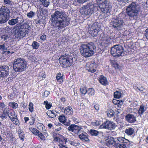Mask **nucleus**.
Wrapping results in <instances>:
<instances>
[{
  "instance_id": "1",
  "label": "nucleus",
  "mask_w": 148,
  "mask_h": 148,
  "mask_svg": "<svg viewBox=\"0 0 148 148\" xmlns=\"http://www.w3.org/2000/svg\"><path fill=\"white\" fill-rule=\"evenodd\" d=\"M51 16L52 23L58 29L65 27L69 23L70 19L64 12L56 11Z\"/></svg>"
},
{
  "instance_id": "2",
  "label": "nucleus",
  "mask_w": 148,
  "mask_h": 148,
  "mask_svg": "<svg viewBox=\"0 0 148 148\" xmlns=\"http://www.w3.org/2000/svg\"><path fill=\"white\" fill-rule=\"evenodd\" d=\"M124 46L125 49L124 51L122 46L120 45H114L111 49V53L112 55L115 58H120L125 55L129 54L130 47L128 43H126Z\"/></svg>"
},
{
  "instance_id": "3",
  "label": "nucleus",
  "mask_w": 148,
  "mask_h": 148,
  "mask_svg": "<svg viewBox=\"0 0 148 148\" xmlns=\"http://www.w3.org/2000/svg\"><path fill=\"white\" fill-rule=\"evenodd\" d=\"M95 48L94 44L92 42L88 44H82L79 48L81 55L86 57H89L92 56L94 53V50Z\"/></svg>"
},
{
  "instance_id": "4",
  "label": "nucleus",
  "mask_w": 148,
  "mask_h": 148,
  "mask_svg": "<svg viewBox=\"0 0 148 148\" xmlns=\"http://www.w3.org/2000/svg\"><path fill=\"white\" fill-rule=\"evenodd\" d=\"M74 56L73 54H71L70 55H65L62 56L59 59L60 64L64 68L70 66L77 60V58Z\"/></svg>"
},
{
  "instance_id": "5",
  "label": "nucleus",
  "mask_w": 148,
  "mask_h": 148,
  "mask_svg": "<svg viewBox=\"0 0 148 148\" xmlns=\"http://www.w3.org/2000/svg\"><path fill=\"white\" fill-rule=\"evenodd\" d=\"M27 62L22 58L15 59L13 64L14 70L16 72H22L25 71L27 67Z\"/></svg>"
},
{
  "instance_id": "6",
  "label": "nucleus",
  "mask_w": 148,
  "mask_h": 148,
  "mask_svg": "<svg viewBox=\"0 0 148 148\" xmlns=\"http://www.w3.org/2000/svg\"><path fill=\"white\" fill-rule=\"evenodd\" d=\"M98 10L97 6H95L91 3H89L83 6L80 9V12L82 14L90 16Z\"/></svg>"
},
{
  "instance_id": "7",
  "label": "nucleus",
  "mask_w": 148,
  "mask_h": 148,
  "mask_svg": "<svg viewBox=\"0 0 148 148\" xmlns=\"http://www.w3.org/2000/svg\"><path fill=\"white\" fill-rule=\"evenodd\" d=\"M27 27V25L26 24L21 25L20 29L18 28L17 26H15L13 28V30L15 36L20 38L25 36L26 34H28V29Z\"/></svg>"
},
{
  "instance_id": "8",
  "label": "nucleus",
  "mask_w": 148,
  "mask_h": 148,
  "mask_svg": "<svg viewBox=\"0 0 148 148\" xmlns=\"http://www.w3.org/2000/svg\"><path fill=\"white\" fill-rule=\"evenodd\" d=\"M10 11L8 8L2 6L0 8V23L6 22L10 17Z\"/></svg>"
},
{
  "instance_id": "9",
  "label": "nucleus",
  "mask_w": 148,
  "mask_h": 148,
  "mask_svg": "<svg viewBox=\"0 0 148 148\" xmlns=\"http://www.w3.org/2000/svg\"><path fill=\"white\" fill-rule=\"evenodd\" d=\"M139 8V5L135 2H133L130 4V17L136 19L140 16Z\"/></svg>"
},
{
  "instance_id": "10",
  "label": "nucleus",
  "mask_w": 148,
  "mask_h": 148,
  "mask_svg": "<svg viewBox=\"0 0 148 148\" xmlns=\"http://www.w3.org/2000/svg\"><path fill=\"white\" fill-rule=\"evenodd\" d=\"M99 7L101 9L103 13H109L111 9V5L109 4L108 1L106 0L99 3Z\"/></svg>"
},
{
  "instance_id": "11",
  "label": "nucleus",
  "mask_w": 148,
  "mask_h": 148,
  "mask_svg": "<svg viewBox=\"0 0 148 148\" xmlns=\"http://www.w3.org/2000/svg\"><path fill=\"white\" fill-rule=\"evenodd\" d=\"M115 128V123L109 121H107L100 125V128L112 130Z\"/></svg>"
},
{
  "instance_id": "12",
  "label": "nucleus",
  "mask_w": 148,
  "mask_h": 148,
  "mask_svg": "<svg viewBox=\"0 0 148 148\" xmlns=\"http://www.w3.org/2000/svg\"><path fill=\"white\" fill-rule=\"evenodd\" d=\"M124 23L121 18L116 17L113 21V26L117 29H120L123 26Z\"/></svg>"
},
{
  "instance_id": "13",
  "label": "nucleus",
  "mask_w": 148,
  "mask_h": 148,
  "mask_svg": "<svg viewBox=\"0 0 148 148\" xmlns=\"http://www.w3.org/2000/svg\"><path fill=\"white\" fill-rule=\"evenodd\" d=\"M86 68L89 72L94 73L97 71V65L94 63L88 62L86 64Z\"/></svg>"
},
{
  "instance_id": "14",
  "label": "nucleus",
  "mask_w": 148,
  "mask_h": 148,
  "mask_svg": "<svg viewBox=\"0 0 148 148\" xmlns=\"http://www.w3.org/2000/svg\"><path fill=\"white\" fill-rule=\"evenodd\" d=\"M99 31V27L96 24H94L90 28L89 33L92 36H97L98 32Z\"/></svg>"
},
{
  "instance_id": "15",
  "label": "nucleus",
  "mask_w": 148,
  "mask_h": 148,
  "mask_svg": "<svg viewBox=\"0 0 148 148\" xmlns=\"http://www.w3.org/2000/svg\"><path fill=\"white\" fill-rule=\"evenodd\" d=\"M9 68L8 66H3L0 67V77H4L9 75Z\"/></svg>"
},
{
  "instance_id": "16",
  "label": "nucleus",
  "mask_w": 148,
  "mask_h": 148,
  "mask_svg": "<svg viewBox=\"0 0 148 148\" xmlns=\"http://www.w3.org/2000/svg\"><path fill=\"white\" fill-rule=\"evenodd\" d=\"M37 128L41 132H43V134L39 131L37 135L38 136L41 140H45V137L47 136V133L45 132H44L45 131V128L43 127V125H40L39 127H38Z\"/></svg>"
},
{
  "instance_id": "17",
  "label": "nucleus",
  "mask_w": 148,
  "mask_h": 148,
  "mask_svg": "<svg viewBox=\"0 0 148 148\" xmlns=\"http://www.w3.org/2000/svg\"><path fill=\"white\" fill-rule=\"evenodd\" d=\"M81 128L77 134L80 139L83 141H87L89 140L88 135L84 131L81 130Z\"/></svg>"
},
{
  "instance_id": "18",
  "label": "nucleus",
  "mask_w": 148,
  "mask_h": 148,
  "mask_svg": "<svg viewBox=\"0 0 148 148\" xmlns=\"http://www.w3.org/2000/svg\"><path fill=\"white\" fill-rule=\"evenodd\" d=\"M80 129V128L79 126L75 124L71 125L68 127V130L69 131L73 132L76 134H77Z\"/></svg>"
},
{
  "instance_id": "19",
  "label": "nucleus",
  "mask_w": 148,
  "mask_h": 148,
  "mask_svg": "<svg viewBox=\"0 0 148 148\" xmlns=\"http://www.w3.org/2000/svg\"><path fill=\"white\" fill-rule=\"evenodd\" d=\"M54 140L57 142H59V146L60 148H68L64 145L66 142L68 141L65 138H63V139H60L58 137H56L54 138Z\"/></svg>"
},
{
  "instance_id": "20",
  "label": "nucleus",
  "mask_w": 148,
  "mask_h": 148,
  "mask_svg": "<svg viewBox=\"0 0 148 148\" xmlns=\"http://www.w3.org/2000/svg\"><path fill=\"white\" fill-rule=\"evenodd\" d=\"M23 18V16H21L19 17H17L15 18H12L8 21V23L10 25H14L18 22L19 18L22 19Z\"/></svg>"
},
{
  "instance_id": "21",
  "label": "nucleus",
  "mask_w": 148,
  "mask_h": 148,
  "mask_svg": "<svg viewBox=\"0 0 148 148\" xmlns=\"http://www.w3.org/2000/svg\"><path fill=\"white\" fill-rule=\"evenodd\" d=\"M64 112L66 115H72L73 113V110L71 107L69 106L65 108Z\"/></svg>"
},
{
  "instance_id": "22",
  "label": "nucleus",
  "mask_w": 148,
  "mask_h": 148,
  "mask_svg": "<svg viewBox=\"0 0 148 148\" xmlns=\"http://www.w3.org/2000/svg\"><path fill=\"white\" fill-rule=\"evenodd\" d=\"M114 38L112 34H110L107 35L104 34L103 36L102 40L105 41L107 42H108L111 39H112Z\"/></svg>"
},
{
  "instance_id": "23",
  "label": "nucleus",
  "mask_w": 148,
  "mask_h": 148,
  "mask_svg": "<svg viewBox=\"0 0 148 148\" xmlns=\"http://www.w3.org/2000/svg\"><path fill=\"white\" fill-rule=\"evenodd\" d=\"M100 83L102 85L106 86L108 84V82L106 77L101 75L99 79Z\"/></svg>"
},
{
  "instance_id": "24",
  "label": "nucleus",
  "mask_w": 148,
  "mask_h": 148,
  "mask_svg": "<svg viewBox=\"0 0 148 148\" xmlns=\"http://www.w3.org/2000/svg\"><path fill=\"white\" fill-rule=\"evenodd\" d=\"M107 145L109 146H113L114 148H118V145L116 142L113 140H109L106 142Z\"/></svg>"
},
{
  "instance_id": "25",
  "label": "nucleus",
  "mask_w": 148,
  "mask_h": 148,
  "mask_svg": "<svg viewBox=\"0 0 148 148\" xmlns=\"http://www.w3.org/2000/svg\"><path fill=\"white\" fill-rule=\"evenodd\" d=\"M56 111L53 110H49L47 112V115L51 118H54L56 116Z\"/></svg>"
},
{
  "instance_id": "26",
  "label": "nucleus",
  "mask_w": 148,
  "mask_h": 148,
  "mask_svg": "<svg viewBox=\"0 0 148 148\" xmlns=\"http://www.w3.org/2000/svg\"><path fill=\"white\" fill-rule=\"evenodd\" d=\"M9 118L13 123L15 125H18L19 121L17 118L16 115L14 116V117L11 116H10Z\"/></svg>"
},
{
  "instance_id": "27",
  "label": "nucleus",
  "mask_w": 148,
  "mask_h": 148,
  "mask_svg": "<svg viewBox=\"0 0 148 148\" xmlns=\"http://www.w3.org/2000/svg\"><path fill=\"white\" fill-rule=\"evenodd\" d=\"M147 107L144 106L143 105H142L140 106V108L138 111V113L139 114H142L146 110Z\"/></svg>"
},
{
  "instance_id": "28",
  "label": "nucleus",
  "mask_w": 148,
  "mask_h": 148,
  "mask_svg": "<svg viewBox=\"0 0 148 148\" xmlns=\"http://www.w3.org/2000/svg\"><path fill=\"white\" fill-rule=\"evenodd\" d=\"M58 119L63 124H65L66 123V119L64 115H60Z\"/></svg>"
},
{
  "instance_id": "29",
  "label": "nucleus",
  "mask_w": 148,
  "mask_h": 148,
  "mask_svg": "<svg viewBox=\"0 0 148 148\" xmlns=\"http://www.w3.org/2000/svg\"><path fill=\"white\" fill-rule=\"evenodd\" d=\"M18 132L20 138L21 140H23L24 138L25 137L24 133L22 130L20 129L18 130Z\"/></svg>"
},
{
  "instance_id": "30",
  "label": "nucleus",
  "mask_w": 148,
  "mask_h": 148,
  "mask_svg": "<svg viewBox=\"0 0 148 148\" xmlns=\"http://www.w3.org/2000/svg\"><path fill=\"white\" fill-rule=\"evenodd\" d=\"M42 5L45 7H48L49 4V0H40Z\"/></svg>"
},
{
  "instance_id": "31",
  "label": "nucleus",
  "mask_w": 148,
  "mask_h": 148,
  "mask_svg": "<svg viewBox=\"0 0 148 148\" xmlns=\"http://www.w3.org/2000/svg\"><path fill=\"white\" fill-rule=\"evenodd\" d=\"M95 91L92 88H89L87 90V92L89 96L94 95L95 94Z\"/></svg>"
},
{
  "instance_id": "32",
  "label": "nucleus",
  "mask_w": 148,
  "mask_h": 148,
  "mask_svg": "<svg viewBox=\"0 0 148 148\" xmlns=\"http://www.w3.org/2000/svg\"><path fill=\"white\" fill-rule=\"evenodd\" d=\"M63 75L60 73H58L56 75V79L58 81L61 83L63 81Z\"/></svg>"
},
{
  "instance_id": "33",
  "label": "nucleus",
  "mask_w": 148,
  "mask_h": 148,
  "mask_svg": "<svg viewBox=\"0 0 148 148\" xmlns=\"http://www.w3.org/2000/svg\"><path fill=\"white\" fill-rule=\"evenodd\" d=\"M123 104V102L121 100L116 105V106H115L116 108L118 110V112L119 113L120 112V111L122 110L121 107Z\"/></svg>"
},
{
  "instance_id": "34",
  "label": "nucleus",
  "mask_w": 148,
  "mask_h": 148,
  "mask_svg": "<svg viewBox=\"0 0 148 148\" xmlns=\"http://www.w3.org/2000/svg\"><path fill=\"white\" fill-rule=\"evenodd\" d=\"M87 88L85 86H82L80 88V92L81 94L85 95L87 92Z\"/></svg>"
},
{
  "instance_id": "35",
  "label": "nucleus",
  "mask_w": 148,
  "mask_h": 148,
  "mask_svg": "<svg viewBox=\"0 0 148 148\" xmlns=\"http://www.w3.org/2000/svg\"><path fill=\"white\" fill-rule=\"evenodd\" d=\"M9 105V106L14 109H16L17 108L18 106V104L14 102H10Z\"/></svg>"
},
{
  "instance_id": "36",
  "label": "nucleus",
  "mask_w": 148,
  "mask_h": 148,
  "mask_svg": "<svg viewBox=\"0 0 148 148\" xmlns=\"http://www.w3.org/2000/svg\"><path fill=\"white\" fill-rule=\"evenodd\" d=\"M99 133V131L95 130H90V133L92 136H96Z\"/></svg>"
},
{
  "instance_id": "37",
  "label": "nucleus",
  "mask_w": 148,
  "mask_h": 148,
  "mask_svg": "<svg viewBox=\"0 0 148 148\" xmlns=\"http://www.w3.org/2000/svg\"><path fill=\"white\" fill-rule=\"evenodd\" d=\"M29 129L32 133L35 135H37L39 132L36 129L33 127H30L29 128Z\"/></svg>"
},
{
  "instance_id": "38",
  "label": "nucleus",
  "mask_w": 148,
  "mask_h": 148,
  "mask_svg": "<svg viewBox=\"0 0 148 148\" xmlns=\"http://www.w3.org/2000/svg\"><path fill=\"white\" fill-rule=\"evenodd\" d=\"M32 46L34 49H37L39 46V44L37 42L34 41L32 43Z\"/></svg>"
},
{
  "instance_id": "39",
  "label": "nucleus",
  "mask_w": 148,
  "mask_h": 148,
  "mask_svg": "<svg viewBox=\"0 0 148 148\" xmlns=\"http://www.w3.org/2000/svg\"><path fill=\"white\" fill-rule=\"evenodd\" d=\"M2 112L8 116V114L10 112V110L9 108L6 107L2 110Z\"/></svg>"
},
{
  "instance_id": "40",
  "label": "nucleus",
  "mask_w": 148,
  "mask_h": 148,
  "mask_svg": "<svg viewBox=\"0 0 148 148\" xmlns=\"http://www.w3.org/2000/svg\"><path fill=\"white\" fill-rule=\"evenodd\" d=\"M44 104L45 105V108L47 109H49L52 106V104L51 103H48L47 101H44Z\"/></svg>"
},
{
  "instance_id": "41",
  "label": "nucleus",
  "mask_w": 148,
  "mask_h": 148,
  "mask_svg": "<svg viewBox=\"0 0 148 148\" xmlns=\"http://www.w3.org/2000/svg\"><path fill=\"white\" fill-rule=\"evenodd\" d=\"M101 121H95L94 122H92L91 123L92 125L96 126L99 125L101 124Z\"/></svg>"
},
{
  "instance_id": "42",
  "label": "nucleus",
  "mask_w": 148,
  "mask_h": 148,
  "mask_svg": "<svg viewBox=\"0 0 148 148\" xmlns=\"http://www.w3.org/2000/svg\"><path fill=\"white\" fill-rule=\"evenodd\" d=\"M112 65L115 68V69H118L120 70L121 68V66H120L119 64H118V63L114 61V62H113Z\"/></svg>"
},
{
  "instance_id": "43",
  "label": "nucleus",
  "mask_w": 148,
  "mask_h": 148,
  "mask_svg": "<svg viewBox=\"0 0 148 148\" xmlns=\"http://www.w3.org/2000/svg\"><path fill=\"white\" fill-rule=\"evenodd\" d=\"M121 93L119 91H116L114 93V97L115 98H119L121 97Z\"/></svg>"
},
{
  "instance_id": "44",
  "label": "nucleus",
  "mask_w": 148,
  "mask_h": 148,
  "mask_svg": "<svg viewBox=\"0 0 148 148\" xmlns=\"http://www.w3.org/2000/svg\"><path fill=\"white\" fill-rule=\"evenodd\" d=\"M35 15V13L32 11H30L27 14V16L30 18H33Z\"/></svg>"
},
{
  "instance_id": "45",
  "label": "nucleus",
  "mask_w": 148,
  "mask_h": 148,
  "mask_svg": "<svg viewBox=\"0 0 148 148\" xmlns=\"http://www.w3.org/2000/svg\"><path fill=\"white\" fill-rule=\"evenodd\" d=\"M35 121V117L34 116H31L29 119V123L30 125L34 124Z\"/></svg>"
},
{
  "instance_id": "46",
  "label": "nucleus",
  "mask_w": 148,
  "mask_h": 148,
  "mask_svg": "<svg viewBox=\"0 0 148 148\" xmlns=\"http://www.w3.org/2000/svg\"><path fill=\"white\" fill-rule=\"evenodd\" d=\"M136 121V117L134 115L130 114V123H134Z\"/></svg>"
},
{
  "instance_id": "47",
  "label": "nucleus",
  "mask_w": 148,
  "mask_h": 148,
  "mask_svg": "<svg viewBox=\"0 0 148 148\" xmlns=\"http://www.w3.org/2000/svg\"><path fill=\"white\" fill-rule=\"evenodd\" d=\"M29 109L30 112H33L34 110L33 104L32 102L30 103L29 104Z\"/></svg>"
},
{
  "instance_id": "48",
  "label": "nucleus",
  "mask_w": 148,
  "mask_h": 148,
  "mask_svg": "<svg viewBox=\"0 0 148 148\" xmlns=\"http://www.w3.org/2000/svg\"><path fill=\"white\" fill-rule=\"evenodd\" d=\"M107 114L108 117L113 116L114 115L113 111L112 110H110L108 111Z\"/></svg>"
},
{
  "instance_id": "49",
  "label": "nucleus",
  "mask_w": 148,
  "mask_h": 148,
  "mask_svg": "<svg viewBox=\"0 0 148 148\" xmlns=\"http://www.w3.org/2000/svg\"><path fill=\"white\" fill-rule=\"evenodd\" d=\"M7 49V48L6 47L5 45L4 44L0 45V50L4 51V52Z\"/></svg>"
},
{
  "instance_id": "50",
  "label": "nucleus",
  "mask_w": 148,
  "mask_h": 148,
  "mask_svg": "<svg viewBox=\"0 0 148 148\" xmlns=\"http://www.w3.org/2000/svg\"><path fill=\"white\" fill-rule=\"evenodd\" d=\"M134 88L135 89H138L140 91L142 92L144 90V88L142 86L141 87H139L138 86H134Z\"/></svg>"
},
{
  "instance_id": "51",
  "label": "nucleus",
  "mask_w": 148,
  "mask_h": 148,
  "mask_svg": "<svg viewBox=\"0 0 148 148\" xmlns=\"http://www.w3.org/2000/svg\"><path fill=\"white\" fill-rule=\"evenodd\" d=\"M2 113L1 114H0V117L2 120H4L7 118L8 116L6 115L3 113L2 112H1Z\"/></svg>"
},
{
  "instance_id": "52",
  "label": "nucleus",
  "mask_w": 148,
  "mask_h": 148,
  "mask_svg": "<svg viewBox=\"0 0 148 148\" xmlns=\"http://www.w3.org/2000/svg\"><path fill=\"white\" fill-rule=\"evenodd\" d=\"M46 76V75L45 74V73L43 71H42L39 73L38 77H42L45 78Z\"/></svg>"
},
{
  "instance_id": "53",
  "label": "nucleus",
  "mask_w": 148,
  "mask_h": 148,
  "mask_svg": "<svg viewBox=\"0 0 148 148\" xmlns=\"http://www.w3.org/2000/svg\"><path fill=\"white\" fill-rule=\"evenodd\" d=\"M5 108V104L1 103H0V112H1L2 110H3L4 108Z\"/></svg>"
},
{
  "instance_id": "54",
  "label": "nucleus",
  "mask_w": 148,
  "mask_h": 148,
  "mask_svg": "<svg viewBox=\"0 0 148 148\" xmlns=\"http://www.w3.org/2000/svg\"><path fill=\"white\" fill-rule=\"evenodd\" d=\"M73 1H74L75 2H77L79 3H83L84 2L87 1L89 0H73Z\"/></svg>"
},
{
  "instance_id": "55",
  "label": "nucleus",
  "mask_w": 148,
  "mask_h": 148,
  "mask_svg": "<svg viewBox=\"0 0 148 148\" xmlns=\"http://www.w3.org/2000/svg\"><path fill=\"white\" fill-rule=\"evenodd\" d=\"M117 145H118V148H127L126 146L123 144Z\"/></svg>"
},
{
  "instance_id": "56",
  "label": "nucleus",
  "mask_w": 148,
  "mask_h": 148,
  "mask_svg": "<svg viewBox=\"0 0 148 148\" xmlns=\"http://www.w3.org/2000/svg\"><path fill=\"white\" fill-rule=\"evenodd\" d=\"M121 101V100H117L116 99H113L112 100V102L113 103L116 105Z\"/></svg>"
},
{
  "instance_id": "57",
  "label": "nucleus",
  "mask_w": 148,
  "mask_h": 148,
  "mask_svg": "<svg viewBox=\"0 0 148 148\" xmlns=\"http://www.w3.org/2000/svg\"><path fill=\"white\" fill-rule=\"evenodd\" d=\"M144 36L146 39L148 40V28L145 31Z\"/></svg>"
},
{
  "instance_id": "58",
  "label": "nucleus",
  "mask_w": 148,
  "mask_h": 148,
  "mask_svg": "<svg viewBox=\"0 0 148 148\" xmlns=\"http://www.w3.org/2000/svg\"><path fill=\"white\" fill-rule=\"evenodd\" d=\"M125 138L123 137H118L117 140L118 141L121 143H123Z\"/></svg>"
},
{
  "instance_id": "59",
  "label": "nucleus",
  "mask_w": 148,
  "mask_h": 148,
  "mask_svg": "<svg viewBox=\"0 0 148 148\" xmlns=\"http://www.w3.org/2000/svg\"><path fill=\"white\" fill-rule=\"evenodd\" d=\"M12 116L14 117V116H16L14 113V112L13 111H12V112H10V113L8 114V116L9 117V116Z\"/></svg>"
},
{
  "instance_id": "60",
  "label": "nucleus",
  "mask_w": 148,
  "mask_h": 148,
  "mask_svg": "<svg viewBox=\"0 0 148 148\" xmlns=\"http://www.w3.org/2000/svg\"><path fill=\"white\" fill-rule=\"evenodd\" d=\"M40 39L43 41L45 40L46 38V36L44 35L41 36L40 37Z\"/></svg>"
},
{
  "instance_id": "61",
  "label": "nucleus",
  "mask_w": 148,
  "mask_h": 148,
  "mask_svg": "<svg viewBox=\"0 0 148 148\" xmlns=\"http://www.w3.org/2000/svg\"><path fill=\"white\" fill-rule=\"evenodd\" d=\"M49 94V92L47 90L45 91L44 92V95L45 97H47Z\"/></svg>"
},
{
  "instance_id": "62",
  "label": "nucleus",
  "mask_w": 148,
  "mask_h": 148,
  "mask_svg": "<svg viewBox=\"0 0 148 148\" xmlns=\"http://www.w3.org/2000/svg\"><path fill=\"white\" fill-rule=\"evenodd\" d=\"M94 107L96 110H98L99 109V105L98 104H95L94 105Z\"/></svg>"
},
{
  "instance_id": "63",
  "label": "nucleus",
  "mask_w": 148,
  "mask_h": 148,
  "mask_svg": "<svg viewBox=\"0 0 148 148\" xmlns=\"http://www.w3.org/2000/svg\"><path fill=\"white\" fill-rule=\"evenodd\" d=\"M4 2L6 4H10L11 2L10 0H4Z\"/></svg>"
},
{
  "instance_id": "64",
  "label": "nucleus",
  "mask_w": 148,
  "mask_h": 148,
  "mask_svg": "<svg viewBox=\"0 0 148 148\" xmlns=\"http://www.w3.org/2000/svg\"><path fill=\"white\" fill-rule=\"evenodd\" d=\"M134 132V129L130 128V136L133 134Z\"/></svg>"
}]
</instances>
